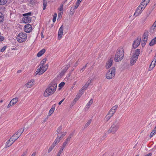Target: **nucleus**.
<instances>
[{"instance_id":"nucleus-14","label":"nucleus","mask_w":156,"mask_h":156,"mask_svg":"<svg viewBox=\"0 0 156 156\" xmlns=\"http://www.w3.org/2000/svg\"><path fill=\"white\" fill-rule=\"evenodd\" d=\"M45 49H43L41 50L37 54V56L38 57H40L43 54H44L45 52Z\"/></svg>"},{"instance_id":"nucleus-28","label":"nucleus","mask_w":156,"mask_h":156,"mask_svg":"<svg viewBox=\"0 0 156 156\" xmlns=\"http://www.w3.org/2000/svg\"><path fill=\"white\" fill-rule=\"evenodd\" d=\"M153 62V61L152 62L149 68V70H151L154 67L156 64V63H154L153 65H152V63Z\"/></svg>"},{"instance_id":"nucleus-50","label":"nucleus","mask_w":156,"mask_h":156,"mask_svg":"<svg viewBox=\"0 0 156 156\" xmlns=\"http://www.w3.org/2000/svg\"><path fill=\"white\" fill-rule=\"evenodd\" d=\"M110 115H109V114H107L106 115V118L107 121H108L112 117V116H110Z\"/></svg>"},{"instance_id":"nucleus-23","label":"nucleus","mask_w":156,"mask_h":156,"mask_svg":"<svg viewBox=\"0 0 156 156\" xmlns=\"http://www.w3.org/2000/svg\"><path fill=\"white\" fill-rule=\"evenodd\" d=\"M18 98H13L11 101L12 102V105H14L18 101Z\"/></svg>"},{"instance_id":"nucleus-57","label":"nucleus","mask_w":156,"mask_h":156,"mask_svg":"<svg viewBox=\"0 0 156 156\" xmlns=\"http://www.w3.org/2000/svg\"><path fill=\"white\" fill-rule=\"evenodd\" d=\"M92 80L91 79H90L86 83L89 86Z\"/></svg>"},{"instance_id":"nucleus-40","label":"nucleus","mask_w":156,"mask_h":156,"mask_svg":"<svg viewBox=\"0 0 156 156\" xmlns=\"http://www.w3.org/2000/svg\"><path fill=\"white\" fill-rule=\"evenodd\" d=\"M31 12H30L26 13L23 14V16L24 17L25 16H31Z\"/></svg>"},{"instance_id":"nucleus-48","label":"nucleus","mask_w":156,"mask_h":156,"mask_svg":"<svg viewBox=\"0 0 156 156\" xmlns=\"http://www.w3.org/2000/svg\"><path fill=\"white\" fill-rule=\"evenodd\" d=\"M155 27H152V26L151 27L150 30V32H151L152 33H153L154 32V30Z\"/></svg>"},{"instance_id":"nucleus-11","label":"nucleus","mask_w":156,"mask_h":156,"mask_svg":"<svg viewBox=\"0 0 156 156\" xmlns=\"http://www.w3.org/2000/svg\"><path fill=\"white\" fill-rule=\"evenodd\" d=\"M32 17L30 16H25L23 18V22L25 23H30Z\"/></svg>"},{"instance_id":"nucleus-59","label":"nucleus","mask_w":156,"mask_h":156,"mask_svg":"<svg viewBox=\"0 0 156 156\" xmlns=\"http://www.w3.org/2000/svg\"><path fill=\"white\" fill-rule=\"evenodd\" d=\"M79 4L80 3H79L78 2H76V4L75 6L74 9H77L78 7Z\"/></svg>"},{"instance_id":"nucleus-3","label":"nucleus","mask_w":156,"mask_h":156,"mask_svg":"<svg viewBox=\"0 0 156 156\" xmlns=\"http://www.w3.org/2000/svg\"><path fill=\"white\" fill-rule=\"evenodd\" d=\"M115 68L114 67H112L109 69L106 74V78L108 80H110L113 78L115 75Z\"/></svg>"},{"instance_id":"nucleus-25","label":"nucleus","mask_w":156,"mask_h":156,"mask_svg":"<svg viewBox=\"0 0 156 156\" xmlns=\"http://www.w3.org/2000/svg\"><path fill=\"white\" fill-rule=\"evenodd\" d=\"M117 106L115 105L113 107L109 110V111L108 112V114H109V115H110V116H112L114 114L113 113H112L111 112L112 111V110L113 109L115 108H116L117 107Z\"/></svg>"},{"instance_id":"nucleus-56","label":"nucleus","mask_w":156,"mask_h":156,"mask_svg":"<svg viewBox=\"0 0 156 156\" xmlns=\"http://www.w3.org/2000/svg\"><path fill=\"white\" fill-rule=\"evenodd\" d=\"M5 38L2 36L0 35V42L3 41L4 40Z\"/></svg>"},{"instance_id":"nucleus-36","label":"nucleus","mask_w":156,"mask_h":156,"mask_svg":"<svg viewBox=\"0 0 156 156\" xmlns=\"http://www.w3.org/2000/svg\"><path fill=\"white\" fill-rule=\"evenodd\" d=\"M75 9H74V7H72L70 9V13L71 14L73 15L74 14Z\"/></svg>"},{"instance_id":"nucleus-9","label":"nucleus","mask_w":156,"mask_h":156,"mask_svg":"<svg viewBox=\"0 0 156 156\" xmlns=\"http://www.w3.org/2000/svg\"><path fill=\"white\" fill-rule=\"evenodd\" d=\"M45 71V70H44V69H42L41 66L36 71L35 73V75L36 76L37 75H41Z\"/></svg>"},{"instance_id":"nucleus-47","label":"nucleus","mask_w":156,"mask_h":156,"mask_svg":"<svg viewBox=\"0 0 156 156\" xmlns=\"http://www.w3.org/2000/svg\"><path fill=\"white\" fill-rule=\"evenodd\" d=\"M65 85V83L64 82H62L59 84L58 86L60 87H62Z\"/></svg>"},{"instance_id":"nucleus-62","label":"nucleus","mask_w":156,"mask_h":156,"mask_svg":"<svg viewBox=\"0 0 156 156\" xmlns=\"http://www.w3.org/2000/svg\"><path fill=\"white\" fill-rule=\"evenodd\" d=\"M81 95H80V94H78L76 95V98H77L78 99V100L79 98H80Z\"/></svg>"},{"instance_id":"nucleus-63","label":"nucleus","mask_w":156,"mask_h":156,"mask_svg":"<svg viewBox=\"0 0 156 156\" xmlns=\"http://www.w3.org/2000/svg\"><path fill=\"white\" fill-rule=\"evenodd\" d=\"M152 132H153V133H154V135H155L156 134V128H155V127L154 129L152 131Z\"/></svg>"},{"instance_id":"nucleus-10","label":"nucleus","mask_w":156,"mask_h":156,"mask_svg":"<svg viewBox=\"0 0 156 156\" xmlns=\"http://www.w3.org/2000/svg\"><path fill=\"white\" fill-rule=\"evenodd\" d=\"M63 25H62L59 29L58 32V39L60 40L62 38V35L63 34Z\"/></svg>"},{"instance_id":"nucleus-21","label":"nucleus","mask_w":156,"mask_h":156,"mask_svg":"<svg viewBox=\"0 0 156 156\" xmlns=\"http://www.w3.org/2000/svg\"><path fill=\"white\" fill-rule=\"evenodd\" d=\"M69 67L70 65L69 64L67 65L62 70L61 73V74H63L65 73Z\"/></svg>"},{"instance_id":"nucleus-45","label":"nucleus","mask_w":156,"mask_h":156,"mask_svg":"<svg viewBox=\"0 0 156 156\" xmlns=\"http://www.w3.org/2000/svg\"><path fill=\"white\" fill-rule=\"evenodd\" d=\"M28 151V149H26L25 151L23 152V154H22V155H21V156H25L27 155V153Z\"/></svg>"},{"instance_id":"nucleus-53","label":"nucleus","mask_w":156,"mask_h":156,"mask_svg":"<svg viewBox=\"0 0 156 156\" xmlns=\"http://www.w3.org/2000/svg\"><path fill=\"white\" fill-rule=\"evenodd\" d=\"M115 105L117 106V107L116 108H114L112 110V112H111L112 113H113V114H114L115 113V112H116V111L117 110V108L118 107L117 105Z\"/></svg>"},{"instance_id":"nucleus-60","label":"nucleus","mask_w":156,"mask_h":156,"mask_svg":"<svg viewBox=\"0 0 156 156\" xmlns=\"http://www.w3.org/2000/svg\"><path fill=\"white\" fill-rule=\"evenodd\" d=\"M79 62V59H78L76 62L75 63L74 66L75 67H76L78 64Z\"/></svg>"},{"instance_id":"nucleus-27","label":"nucleus","mask_w":156,"mask_h":156,"mask_svg":"<svg viewBox=\"0 0 156 156\" xmlns=\"http://www.w3.org/2000/svg\"><path fill=\"white\" fill-rule=\"evenodd\" d=\"M47 59L46 58H44L43 59H42V60L41 62V63L40 64V65L41 64L42 67H44V64H45V63L47 61Z\"/></svg>"},{"instance_id":"nucleus-32","label":"nucleus","mask_w":156,"mask_h":156,"mask_svg":"<svg viewBox=\"0 0 156 156\" xmlns=\"http://www.w3.org/2000/svg\"><path fill=\"white\" fill-rule=\"evenodd\" d=\"M4 16L2 12H0V22H2L3 21Z\"/></svg>"},{"instance_id":"nucleus-58","label":"nucleus","mask_w":156,"mask_h":156,"mask_svg":"<svg viewBox=\"0 0 156 156\" xmlns=\"http://www.w3.org/2000/svg\"><path fill=\"white\" fill-rule=\"evenodd\" d=\"M119 122L118 121V120L117 119H115L114 122H113V124H116V125H118Z\"/></svg>"},{"instance_id":"nucleus-6","label":"nucleus","mask_w":156,"mask_h":156,"mask_svg":"<svg viewBox=\"0 0 156 156\" xmlns=\"http://www.w3.org/2000/svg\"><path fill=\"white\" fill-rule=\"evenodd\" d=\"M148 36V33L147 32H145L144 33L143 37V40L141 42V45L142 47H144L146 44Z\"/></svg>"},{"instance_id":"nucleus-61","label":"nucleus","mask_w":156,"mask_h":156,"mask_svg":"<svg viewBox=\"0 0 156 156\" xmlns=\"http://www.w3.org/2000/svg\"><path fill=\"white\" fill-rule=\"evenodd\" d=\"M13 105H12V102L10 101L9 104H8V105L7 108H9L11 106Z\"/></svg>"},{"instance_id":"nucleus-18","label":"nucleus","mask_w":156,"mask_h":156,"mask_svg":"<svg viewBox=\"0 0 156 156\" xmlns=\"http://www.w3.org/2000/svg\"><path fill=\"white\" fill-rule=\"evenodd\" d=\"M140 53V49H137L136 50L135 53H133V55L137 57H138Z\"/></svg>"},{"instance_id":"nucleus-30","label":"nucleus","mask_w":156,"mask_h":156,"mask_svg":"<svg viewBox=\"0 0 156 156\" xmlns=\"http://www.w3.org/2000/svg\"><path fill=\"white\" fill-rule=\"evenodd\" d=\"M61 140V137H59V136H57L56 139L54 141L57 144Z\"/></svg>"},{"instance_id":"nucleus-39","label":"nucleus","mask_w":156,"mask_h":156,"mask_svg":"<svg viewBox=\"0 0 156 156\" xmlns=\"http://www.w3.org/2000/svg\"><path fill=\"white\" fill-rule=\"evenodd\" d=\"M138 57L135 56L134 55H133L132 58H131V59H132V60H134V61H136L138 59Z\"/></svg>"},{"instance_id":"nucleus-44","label":"nucleus","mask_w":156,"mask_h":156,"mask_svg":"<svg viewBox=\"0 0 156 156\" xmlns=\"http://www.w3.org/2000/svg\"><path fill=\"white\" fill-rule=\"evenodd\" d=\"M63 4H61L60 5L59 8H58V9L60 11H63Z\"/></svg>"},{"instance_id":"nucleus-22","label":"nucleus","mask_w":156,"mask_h":156,"mask_svg":"<svg viewBox=\"0 0 156 156\" xmlns=\"http://www.w3.org/2000/svg\"><path fill=\"white\" fill-rule=\"evenodd\" d=\"M70 140H69L68 139H66L64 143H63L62 146H61V147L63 149L65 148V147L66 146L67 144L70 141Z\"/></svg>"},{"instance_id":"nucleus-29","label":"nucleus","mask_w":156,"mask_h":156,"mask_svg":"<svg viewBox=\"0 0 156 156\" xmlns=\"http://www.w3.org/2000/svg\"><path fill=\"white\" fill-rule=\"evenodd\" d=\"M32 83V81L31 80L30 82H28V83L25 85L27 88H30L31 87Z\"/></svg>"},{"instance_id":"nucleus-46","label":"nucleus","mask_w":156,"mask_h":156,"mask_svg":"<svg viewBox=\"0 0 156 156\" xmlns=\"http://www.w3.org/2000/svg\"><path fill=\"white\" fill-rule=\"evenodd\" d=\"M48 67V64H46L45 66H44V67H41L42 69H44V70H45V71L47 69Z\"/></svg>"},{"instance_id":"nucleus-16","label":"nucleus","mask_w":156,"mask_h":156,"mask_svg":"<svg viewBox=\"0 0 156 156\" xmlns=\"http://www.w3.org/2000/svg\"><path fill=\"white\" fill-rule=\"evenodd\" d=\"M16 134H14L12 136V137L10 138V139L11 140V141H12L13 143L19 138V136H16Z\"/></svg>"},{"instance_id":"nucleus-4","label":"nucleus","mask_w":156,"mask_h":156,"mask_svg":"<svg viewBox=\"0 0 156 156\" xmlns=\"http://www.w3.org/2000/svg\"><path fill=\"white\" fill-rule=\"evenodd\" d=\"M27 38V34L25 33H20L18 34L16 37L17 41L19 43L25 41Z\"/></svg>"},{"instance_id":"nucleus-7","label":"nucleus","mask_w":156,"mask_h":156,"mask_svg":"<svg viewBox=\"0 0 156 156\" xmlns=\"http://www.w3.org/2000/svg\"><path fill=\"white\" fill-rule=\"evenodd\" d=\"M141 42V38L138 37L137 39L134 40L133 44V47L134 48H136L140 44Z\"/></svg>"},{"instance_id":"nucleus-35","label":"nucleus","mask_w":156,"mask_h":156,"mask_svg":"<svg viewBox=\"0 0 156 156\" xmlns=\"http://www.w3.org/2000/svg\"><path fill=\"white\" fill-rule=\"evenodd\" d=\"M43 5L44 6L43 9L44 10L45 9L47 5V2L46 0H43Z\"/></svg>"},{"instance_id":"nucleus-37","label":"nucleus","mask_w":156,"mask_h":156,"mask_svg":"<svg viewBox=\"0 0 156 156\" xmlns=\"http://www.w3.org/2000/svg\"><path fill=\"white\" fill-rule=\"evenodd\" d=\"M57 17V14L56 13H54V14L53 15V22L54 23L55 22L56 18Z\"/></svg>"},{"instance_id":"nucleus-8","label":"nucleus","mask_w":156,"mask_h":156,"mask_svg":"<svg viewBox=\"0 0 156 156\" xmlns=\"http://www.w3.org/2000/svg\"><path fill=\"white\" fill-rule=\"evenodd\" d=\"M32 29V26L29 24H26L25 25L24 29V31L27 33L30 32Z\"/></svg>"},{"instance_id":"nucleus-17","label":"nucleus","mask_w":156,"mask_h":156,"mask_svg":"<svg viewBox=\"0 0 156 156\" xmlns=\"http://www.w3.org/2000/svg\"><path fill=\"white\" fill-rule=\"evenodd\" d=\"M55 105L54 104L52 105V107L50 110L49 112V114L50 115L52 114L54 111L55 108Z\"/></svg>"},{"instance_id":"nucleus-13","label":"nucleus","mask_w":156,"mask_h":156,"mask_svg":"<svg viewBox=\"0 0 156 156\" xmlns=\"http://www.w3.org/2000/svg\"><path fill=\"white\" fill-rule=\"evenodd\" d=\"M140 6H138L137 8L136 9L135 12L134 13V15L136 16H138L142 12L141 10H140Z\"/></svg>"},{"instance_id":"nucleus-1","label":"nucleus","mask_w":156,"mask_h":156,"mask_svg":"<svg viewBox=\"0 0 156 156\" xmlns=\"http://www.w3.org/2000/svg\"><path fill=\"white\" fill-rule=\"evenodd\" d=\"M57 86V84L55 82H51L44 92V96L48 97L53 94L56 90Z\"/></svg>"},{"instance_id":"nucleus-55","label":"nucleus","mask_w":156,"mask_h":156,"mask_svg":"<svg viewBox=\"0 0 156 156\" xmlns=\"http://www.w3.org/2000/svg\"><path fill=\"white\" fill-rule=\"evenodd\" d=\"M53 148V147H52V146H51L48 150V153H50L52 150Z\"/></svg>"},{"instance_id":"nucleus-54","label":"nucleus","mask_w":156,"mask_h":156,"mask_svg":"<svg viewBox=\"0 0 156 156\" xmlns=\"http://www.w3.org/2000/svg\"><path fill=\"white\" fill-rule=\"evenodd\" d=\"M83 89H82L81 90H80L78 93L79 94H80V95H82L83 93Z\"/></svg>"},{"instance_id":"nucleus-2","label":"nucleus","mask_w":156,"mask_h":156,"mask_svg":"<svg viewBox=\"0 0 156 156\" xmlns=\"http://www.w3.org/2000/svg\"><path fill=\"white\" fill-rule=\"evenodd\" d=\"M124 56V50L123 48L120 47L116 51L114 60L116 62H118L122 60Z\"/></svg>"},{"instance_id":"nucleus-51","label":"nucleus","mask_w":156,"mask_h":156,"mask_svg":"<svg viewBox=\"0 0 156 156\" xmlns=\"http://www.w3.org/2000/svg\"><path fill=\"white\" fill-rule=\"evenodd\" d=\"M6 48H7L6 46H4L0 50V51H1V52L4 51L5 50V49H6Z\"/></svg>"},{"instance_id":"nucleus-5","label":"nucleus","mask_w":156,"mask_h":156,"mask_svg":"<svg viewBox=\"0 0 156 156\" xmlns=\"http://www.w3.org/2000/svg\"><path fill=\"white\" fill-rule=\"evenodd\" d=\"M119 128V125H116V124H113L108 130V133H112V134H114L117 131Z\"/></svg>"},{"instance_id":"nucleus-64","label":"nucleus","mask_w":156,"mask_h":156,"mask_svg":"<svg viewBox=\"0 0 156 156\" xmlns=\"http://www.w3.org/2000/svg\"><path fill=\"white\" fill-rule=\"evenodd\" d=\"M152 27H156V20L154 22L153 24Z\"/></svg>"},{"instance_id":"nucleus-41","label":"nucleus","mask_w":156,"mask_h":156,"mask_svg":"<svg viewBox=\"0 0 156 156\" xmlns=\"http://www.w3.org/2000/svg\"><path fill=\"white\" fill-rule=\"evenodd\" d=\"M88 63H87L85 66H84L80 70V72H82L87 67V65Z\"/></svg>"},{"instance_id":"nucleus-42","label":"nucleus","mask_w":156,"mask_h":156,"mask_svg":"<svg viewBox=\"0 0 156 156\" xmlns=\"http://www.w3.org/2000/svg\"><path fill=\"white\" fill-rule=\"evenodd\" d=\"M74 133L73 132L72 133H71L69 135L68 137L67 138L68 139L70 140L71 138H72V137L73 136Z\"/></svg>"},{"instance_id":"nucleus-15","label":"nucleus","mask_w":156,"mask_h":156,"mask_svg":"<svg viewBox=\"0 0 156 156\" xmlns=\"http://www.w3.org/2000/svg\"><path fill=\"white\" fill-rule=\"evenodd\" d=\"M93 102V99L92 98H91L87 104L86 106L85 109L87 108V109H88L90 108V106L92 104Z\"/></svg>"},{"instance_id":"nucleus-26","label":"nucleus","mask_w":156,"mask_h":156,"mask_svg":"<svg viewBox=\"0 0 156 156\" xmlns=\"http://www.w3.org/2000/svg\"><path fill=\"white\" fill-rule=\"evenodd\" d=\"M146 1V0H144L140 4V5L141 6H143L144 7V8H145L148 4L146 2H145Z\"/></svg>"},{"instance_id":"nucleus-24","label":"nucleus","mask_w":156,"mask_h":156,"mask_svg":"<svg viewBox=\"0 0 156 156\" xmlns=\"http://www.w3.org/2000/svg\"><path fill=\"white\" fill-rule=\"evenodd\" d=\"M24 129L22 128L20 129L17 132L16 135H19V137L21 136V134L23 133L24 131Z\"/></svg>"},{"instance_id":"nucleus-20","label":"nucleus","mask_w":156,"mask_h":156,"mask_svg":"<svg viewBox=\"0 0 156 156\" xmlns=\"http://www.w3.org/2000/svg\"><path fill=\"white\" fill-rule=\"evenodd\" d=\"M10 139H9L8 140H7L6 143V145L5 146V147L6 148L9 147L13 143L12 142V141L11 142V140Z\"/></svg>"},{"instance_id":"nucleus-33","label":"nucleus","mask_w":156,"mask_h":156,"mask_svg":"<svg viewBox=\"0 0 156 156\" xmlns=\"http://www.w3.org/2000/svg\"><path fill=\"white\" fill-rule=\"evenodd\" d=\"M7 2V0H0V5H4L6 4Z\"/></svg>"},{"instance_id":"nucleus-34","label":"nucleus","mask_w":156,"mask_h":156,"mask_svg":"<svg viewBox=\"0 0 156 156\" xmlns=\"http://www.w3.org/2000/svg\"><path fill=\"white\" fill-rule=\"evenodd\" d=\"M91 119H89L87 122V123L85 124L84 126V128H85L88 127V126L90 125V124L91 123Z\"/></svg>"},{"instance_id":"nucleus-52","label":"nucleus","mask_w":156,"mask_h":156,"mask_svg":"<svg viewBox=\"0 0 156 156\" xmlns=\"http://www.w3.org/2000/svg\"><path fill=\"white\" fill-rule=\"evenodd\" d=\"M115 105L117 106V107L116 108H114L112 110V112H111L112 113H113V114H114L115 113V112H116V111L117 110V108L118 107L117 105Z\"/></svg>"},{"instance_id":"nucleus-49","label":"nucleus","mask_w":156,"mask_h":156,"mask_svg":"<svg viewBox=\"0 0 156 156\" xmlns=\"http://www.w3.org/2000/svg\"><path fill=\"white\" fill-rule=\"evenodd\" d=\"M136 61H134V60H132V59H131L130 62V65L131 66H133L134 64L135 63H136Z\"/></svg>"},{"instance_id":"nucleus-43","label":"nucleus","mask_w":156,"mask_h":156,"mask_svg":"<svg viewBox=\"0 0 156 156\" xmlns=\"http://www.w3.org/2000/svg\"><path fill=\"white\" fill-rule=\"evenodd\" d=\"M62 134L61 136L60 137H61V139L63 138L64 136L66 134L67 132H62Z\"/></svg>"},{"instance_id":"nucleus-38","label":"nucleus","mask_w":156,"mask_h":156,"mask_svg":"<svg viewBox=\"0 0 156 156\" xmlns=\"http://www.w3.org/2000/svg\"><path fill=\"white\" fill-rule=\"evenodd\" d=\"M64 149L62 148L61 147L60 150L58 152L57 155L56 156H60L61 153Z\"/></svg>"},{"instance_id":"nucleus-19","label":"nucleus","mask_w":156,"mask_h":156,"mask_svg":"<svg viewBox=\"0 0 156 156\" xmlns=\"http://www.w3.org/2000/svg\"><path fill=\"white\" fill-rule=\"evenodd\" d=\"M156 44V37L152 39L149 43V45L151 46Z\"/></svg>"},{"instance_id":"nucleus-31","label":"nucleus","mask_w":156,"mask_h":156,"mask_svg":"<svg viewBox=\"0 0 156 156\" xmlns=\"http://www.w3.org/2000/svg\"><path fill=\"white\" fill-rule=\"evenodd\" d=\"M62 126H60L58 127V128L57 129L56 132L58 133L57 136H58V134L60 133L61 131L62 130Z\"/></svg>"},{"instance_id":"nucleus-12","label":"nucleus","mask_w":156,"mask_h":156,"mask_svg":"<svg viewBox=\"0 0 156 156\" xmlns=\"http://www.w3.org/2000/svg\"><path fill=\"white\" fill-rule=\"evenodd\" d=\"M113 60V59L112 58H110L106 62L105 66L106 69H108L111 67L112 64Z\"/></svg>"}]
</instances>
